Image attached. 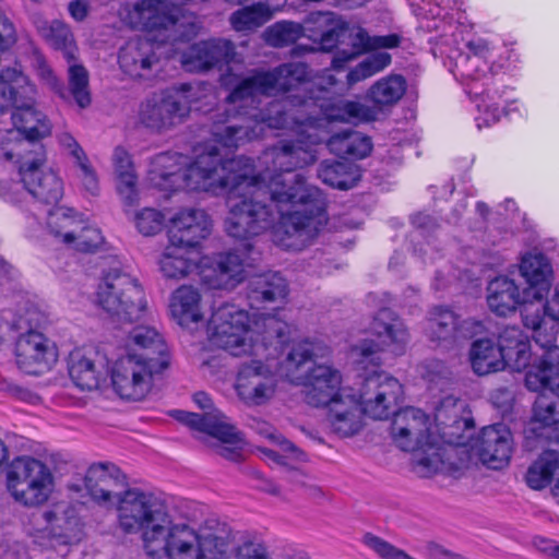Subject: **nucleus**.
Here are the masks:
<instances>
[{"instance_id": "nucleus-41", "label": "nucleus", "mask_w": 559, "mask_h": 559, "mask_svg": "<svg viewBox=\"0 0 559 559\" xmlns=\"http://www.w3.org/2000/svg\"><path fill=\"white\" fill-rule=\"evenodd\" d=\"M557 472H559V452L545 451L528 467L525 480L528 487L539 490L551 483Z\"/></svg>"}, {"instance_id": "nucleus-15", "label": "nucleus", "mask_w": 559, "mask_h": 559, "mask_svg": "<svg viewBox=\"0 0 559 559\" xmlns=\"http://www.w3.org/2000/svg\"><path fill=\"white\" fill-rule=\"evenodd\" d=\"M255 357L241 365L235 384L237 395L248 406H260L269 402L278 383L275 365L267 350Z\"/></svg>"}, {"instance_id": "nucleus-22", "label": "nucleus", "mask_w": 559, "mask_h": 559, "mask_svg": "<svg viewBox=\"0 0 559 559\" xmlns=\"http://www.w3.org/2000/svg\"><path fill=\"white\" fill-rule=\"evenodd\" d=\"M211 218L201 209H186L178 212L168 228V240L187 250L200 245L211 233Z\"/></svg>"}, {"instance_id": "nucleus-47", "label": "nucleus", "mask_w": 559, "mask_h": 559, "mask_svg": "<svg viewBox=\"0 0 559 559\" xmlns=\"http://www.w3.org/2000/svg\"><path fill=\"white\" fill-rule=\"evenodd\" d=\"M391 63V56L385 51H377L364 59L357 67L347 74V83L356 84L367 78L382 71Z\"/></svg>"}, {"instance_id": "nucleus-10", "label": "nucleus", "mask_w": 559, "mask_h": 559, "mask_svg": "<svg viewBox=\"0 0 559 559\" xmlns=\"http://www.w3.org/2000/svg\"><path fill=\"white\" fill-rule=\"evenodd\" d=\"M95 302L119 321H138L145 318L148 311L139 281L118 267L103 273L95 292Z\"/></svg>"}, {"instance_id": "nucleus-39", "label": "nucleus", "mask_w": 559, "mask_h": 559, "mask_svg": "<svg viewBox=\"0 0 559 559\" xmlns=\"http://www.w3.org/2000/svg\"><path fill=\"white\" fill-rule=\"evenodd\" d=\"M459 316L445 307H433L429 312L427 333L432 341L443 343L457 342Z\"/></svg>"}, {"instance_id": "nucleus-55", "label": "nucleus", "mask_w": 559, "mask_h": 559, "mask_svg": "<svg viewBox=\"0 0 559 559\" xmlns=\"http://www.w3.org/2000/svg\"><path fill=\"white\" fill-rule=\"evenodd\" d=\"M485 330L484 323L474 318L457 319V341L467 340L480 334Z\"/></svg>"}, {"instance_id": "nucleus-7", "label": "nucleus", "mask_w": 559, "mask_h": 559, "mask_svg": "<svg viewBox=\"0 0 559 559\" xmlns=\"http://www.w3.org/2000/svg\"><path fill=\"white\" fill-rule=\"evenodd\" d=\"M328 352V347L318 342L300 341L293 345L282 366L283 374L305 388V401L314 407L325 406L345 393L340 391L342 378L337 370L326 365L310 368L316 358L324 357Z\"/></svg>"}, {"instance_id": "nucleus-14", "label": "nucleus", "mask_w": 559, "mask_h": 559, "mask_svg": "<svg viewBox=\"0 0 559 559\" xmlns=\"http://www.w3.org/2000/svg\"><path fill=\"white\" fill-rule=\"evenodd\" d=\"M528 390L539 392L533 418L545 427L559 423V348L549 352L542 365H532L525 374Z\"/></svg>"}, {"instance_id": "nucleus-6", "label": "nucleus", "mask_w": 559, "mask_h": 559, "mask_svg": "<svg viewBox=\"0 0 559 559\" xmlns=\"http://www.w3.org/2000/svg\"><path fill=\"white\" fill-rule=\"evenodd\" d=\"M302 27L309 38L319 41L323 51H331L340 44L350 46V50H338L333 57L332 66L335 70L343 69L348 61L365 50L393 48L400 43V37L395 34L371 37L364 28L350 26L340 15L330 11L309 13Z\"/></svg>"}, {"instance_id": "nucleus-30", "label": "nucleus", "mask_w": 559, "mask_h": 559, "mask_svg": "<svg viewBox=\"0 0 559 559\" xmlns=\"http://www.w3.org/2000/svg\"><path fill=\"white\" fill-rule=\"evenodd\" d=\"M288 294L286 280L278 273L258 275L250 281L248 299L251 307L260 308L265 304L282 302Z\"/></svg>"}, {"instance_id": "nucleus-17", "label": "nucleus", "mask_w": 559, "mask_h": 559, "mask_svg": "<svg viewBox=\"0 0 559 559\" xmlns=\"http://www.w3.org/2000/svg\"><path fill=\"white\" fill-rule=\"evenodd\" d=\"M176 414V418L190 428L216 438L221 442L217 453L222 457L231 462L241 461L243 439L236 428L226 421V416L223 413L215 411L200 415L177 411Z\"/></svg>"}, {"instance_id": "nucleus-35", "label": "nucleus", "mask_w": 559, "mask_h": 559, "mask_svg": "<svg viewBox=\"0 0 559 559\" xmlns=\"http://www.w3.org/2000/svg\"><path fill=\"white\" fill-rule=\"evenodd\" d=\"M328 148L340 157L364 158L372 148L369 136L354 130H343L328 140Z\"/></svg>"}, {"instance_id": "nucleus-32", "label": "nucleus", "mask_w": 559, "mask_h": 559, "mask_svg": "<svg viewBox=\"0 0 559 559\" xmlns=\"http://www.w3.org/2000/svg\"><path fill=\"white\" fill-rule=\"evenodd\" d=\"M201 295L198 289L192 286H180L170 298V312L173 318L181 326H189L203 319L201 311Z\"/></svg>"}, {"instance_id": "nucleus-58", "label": "nucleus", "mask_w": 559, "mask_h": 559, "mask_svg": "<svg viewBox=\"0 0 559 559\" xmlns=\"http://www.w3.org/2000/svg\"><path fill=\"white\" fill-rule=\"evenodd\" d=\"M37 74L38 76L52 90L57 91L59 86V79L55 75L51 68L48 66L46 60L39 56L36 58Z\"/></svg>"}, {"instance_id": "nucleus-42", "label": "nucleus", "mask_w": 559, "mask_h": 559, "mask_svg": "<svg viewBox=\"0 0 559 559\" xmlns=\"http://www.w3.org/2000/svg\"><path fill=\"white\" fill-rule=\"evenodd\" d=\"M82 215L71 207L56 206L48 212L47 227L62 243L71 241L80 227Z\"/></svg>"}, {"instance_id": "nucleus-51", "label": "nucleus", "mask_w": 559, "mask_h": 559, "mask_svg": "<svg viewBox=\"0 0 559 559\" xmlns=\"http://www.w3.org/2000/svg\"><path fill=\"white\" fill-rule=\"evenodd\" d=\"M236 559H272L266 547L260 543L248 542L240 545Z\"/></svg>"}, {"instance_id": "nucleus-33", "label": "nucleus", "mask_w": 559, "mask_h": 559, "mask_svg": "<svg viewBox=\"0 0 559 559\" xmlns=\"http://www.w3.org/2000/svg\"><path fill=\"white\" fill-rule=\"evenodd\" d=\"M469 360L474 372L478 376H486L508 367L503 354L489 338L477 340L472 344Z\"/></svg>"}, {"instance_id": "nucleus-46", "label": "nucleus", "mask_w": 559, "mask_h": 559, "mask_svg": "<svg viewBox=\"0 0 559 559\" xmlns=\"http://www.w3.org/2000/svg\"><path fill=\"white\" fill-rule=\"evenodd\" d=\"M304 35L305 28L302 24L281 21L265 31V40L273 47L282 48L296 43Z\"/></svg>"}, {"instance_id": "nucleus-13", "label": "nucleus", "mask_w": 559, "mask_h": 559, "mask_svg": "<svg viewBox=\"0 0 559 559\" xmlns=\"http://www.w3.org/2000/svg\"><path fill=\"white\" fill-rule=\"evenodd\" d=\"M55 478L40 460L28 455L15 457L7 472V488L13 499L25 507H39L50 497Z\"/></svg>"}, {"instance_id": "nucleus-34", "label": "nucleus", "mask_w": 559, "mask_h": 559, "mask_svg": "<svg viewBox=\"0 0 559 559\" xmlns=\"http://www.w3.org/2000/svg\"><path fill=\"white\" fill-rule=\"evenodd\" d=\"M193 252L177 245L168 243L158 259L159 270L165 277L182 278L200 269Z\"/></svg>"}, {"instance_id": "nucleus-56", "label": "nucleus", "mask_w": 559, "mask_h": 559, "mask_svg": "<svg viewBox=\"0 0 559 559\" xmlns=\"http://www.w3.org/2000/svg\"><path fill=\"white\" fill-rule=\"evenodd\" d=\"M16 41V33L12 22L0 14V52L11 48Z\"/></svg>"}, {"instance_id": "nucleus-31", "label": "nucleus", "mask_w": 559, "mask_h": 559, "mask_svg": "<svg viewBox=\"0 0 559 559\" xmlns=\"http://www.w3.org/2000/svg\"><path fill=\"white\" fill-rule=\"evenodd\" d=\"M68 86H64L59 81L56 93L63 100H73L79 108L85 109L92 103L88 71L82 63L76 61L75 56L73 61L68 62Z\"/></svg>"}, {"instance_id": "nucleus-43", "label": "nucleus", "mask_w": 559, "mask_h": 559, "mask_svg": "<svg viewBox=\"0 0 559 559\" xmlns=\"http://www.w3.org/2000/svg\"><path fill=\"white\" fill-rule=\"evenodd\" d=\"M40 33L50 47L62 52L68 62L73 61L78 47L69 25L55 20L43 26Z\"/></svg>"}, {"instance_id": "nucleus-4", "label": "nucleus", "mask_w": 559, "mask_h": 559, "mask_svg": "<svg viewBox=\"0 0 559 559\" xmlns=\"http://www.w3.org/2000/svg\"><path fill=\"white\" fill-rule=\"evenodd\" d=\"M247 311L234 304L214 308L207 323L211 345L233 356H260L270 347L277 349L289 340L292 326L275 316H265L252 328Z\"/></svg>"}, {"instance_id": "nucleus-21", "label": "nucleus", "mask_w": 559, "mask_h": 559, "mask_svg": "<svg viewBox=\"0 0 559 559\" xmlns=\"http://www.w3.org/2000/svg\"><path fill=\"white\" fill-rule=\"evenodd\" d=\"M199 275L210 288L231 289L245 278V259L237 251L219 253L201 261Z\"/></svg>"}, {"instance_id": "nucleus-23", "label": "nucleus", "mask_w": 559, "mask_h": 559, "mask_svg": "<svg viewBox=\"0 0 559 559\" xmlns=\"http://www.w3.org/2000/svg\"><path fill=\"white\" fill-rule=\"evenodd\" d=\"M85 488L93 500L98 503L117 501L122 493L118 492L126 485V476L112 463H96L88 467L84 477Z\"/></svg>"}, {"instance_id": "nucleus-27", "label": "nucleus", "mask_w": 559, "mask_h": 559, "mask_svg": "<svg viewBox=\"0 0 559 559\" xmlns=\"http://www.w3.org/2000/svg\"><path fill=\"white\" fill-rule=\"evenodd\" d=\"M520 272L528 285L526 289L536 300H542L548 293L552 278V266L547 257L542 252L525 254L520 264Z\"/></svg>"}, {"instance_id": "nucleus-45", "label": "nucleus", "mask_w": 559, "mask_h": 559, "mask_svg": "<svg viewBox=\"0 0 559 559\" xmlns=\"http://www.w3.org/2000/svg\"><path fill=\"white\" fill-rule=\"evenodd\" d=\"M105 238L100 229L94 225L86 223L83 217L80 219V227L74 233L71 241L64 245L81 252H95L103 247Z\"/></svg>"}, {"instance_id": "nucleus-26", "label": "nucleus", "mask_w": 559, "mask_h": 559, "mask_svg": "<svg viewBox=\"0 0 559 559\" xmlns=\"http://www.w3.org/2000/svg\"><path fill=\"white\" fill-rule=\"evenodd\" d=\"M487 304L497 316L506 317L516 310L522 304L536 300L531 292L524 288L522 292L515 282L507 276L492 280L487 288Z\"/></svg>"}, {"instance_id": "nucleus-16", "label": "nucleus", "mask_w": 559, "mask_h": 559, "mask_svg": "<svg viewBox=\"0 0 559 559\" xmlns=\"http://www.w3.org/2000/svg\"><path fill=\"white\" fill-rule=\"evenodd\" d=\"M466 51L453 58V74L464 85L465 91L471 84H478L498 75L503 69L497 48L484 38H474L466 43Z\"/></svg>"}, {"instance_id": "nucleus-62", "label": "nucleus", "mask_w": 559, "mask_h": 559, "mask_svg": "<svg viewBox=\"0 0 559 559\" xmlns=\"http://www.w3.org/2000/svg\"><path fill=\"white\" fill-rule=\"evenodd\" d=\"M426 372L423 373V377L427 379L429 382H435L437 378H440L444 374L445 368L440 361H430L425 366Z\"/></svg>"}, {"instance_id": "nucleus-5", "label": "nucleus", "mask_w": 559, "mask_h": 559, "mask_svg": "<svg viewBox=\"0 0 559 559\" xmlns=\"http://www.w3.org/2000/svg\"><path fill=\"white\" fill-rule=\"evenodd\" d=\"M127 350L112 368V386L121 399L141 401L151 392L155 377L168 368V347L156 329L138 325L129 332Z\"/></svg>"}, {"instance_id": "nucleus-59", "label": "nucleus", "mask_w": 559, "mask_h": 559, "mask_svg": "<svg viewBox=\"0 0 559 559\" xmlns=\"http://www.w3.org/2000/svg\"><path fill=\"white\" fill-rule=\"evenodd\" d=\"M261 433H263L265 438H267L272 442L278 444L284 452L296 454V456L302 454L290 441L285 439L272 427H266L264 430L261 431Z\"/></svg>"}, {"instance_id": "nucleus-12", "label": "nucleus", "mask_w": 559, "mask_h": 559, "mask_svg": "<svg viewBox=\"0 0 559 559\" xmlns=\"http://www.w3.org/2000/svg\"><path fill=\"white\" fill-rule=\"evenodd\" d=\"M223 546V540L216 536H201L185 523L175 524L170 518L157 540L150 543L145 551L150 556L164 554L168 559H204L207 555L214 558L222 555Z\"/></svg>"}, {"instance_id": "nucleus-54", "label": "nucleus", "mask_w": 559, "mask_h": 559, "mask_svg": "<svg viewBox=\"0 0 559 559\" xmlns=\"http://www.w3.org/2000/svg\"><path fill=\"white\" fill-rule=\"evenodd\" d=\"M342 118L356 119L359 121H369L373 119V111L358 102H346L343 104Z\"/></svg>"}, {"instance_id": "nucleus-9", "label": "nucleus", "mask_w": 559, "mask_h": 559, "mask_svg": "<svg viewBox=\"0 0 559 559\" xmlns=\"http://www.w3.org/2000/svg\"><path fill=\"white\" fill-rule=\"evenodd\" d=\"M35 154L23 155L11 160L19 164L20 181L0 180V198L19 204L27 199L41 203H57L63 195V185L51 169H44L46 152L44 146H35Z\"/></svg>"}, {"instance_id": "nucleus-44", "label": "nucleus", "mask_w": 559, "mask_h": 559, "mask_svg": "<svg viewBox=\"0 0 559 559\" xmlns=\"http://www.w3.org/2000/svg\"><path fill=\"white\" fill-rule=\"evenodd\" d=\"M273 16V12L266 3L258 2L235 11L230 15V24L237 32L253 31Z\"/></svg>"}, {"instance_id": "nucleus-49", "label": "nucleus", "mask_w": 559, "mask_h": 559, "mask_svg": "<svg viewBox=\"0 0 559 559\" xmlns=\"http://www.w3.org/2000/svg\"><path fill=\"white\" fill-rule=\"evenodd\" d=\"M164 215L154 209L146 207L135 216L138 230L144 236H152L162 230L164 225Z\"/></svg>"}, {"instance_id": "nucleus-52", "label": "nucleus", "mask_w": 559, "mask_h": 559, "mask_svg": "<svg viewBox=\"0 0 559 559\" xmlns=\"http://www.w3.org/2000/svg\"><path fill=\"white\" fill-rule=\"evenodd\" d=\"M532 337L537 345L546 349L545 354L542 356V358L536 365H542L550 350L559 348V346L555 345L556 333L554 332L552 328L550 330H547L546 325H544L542 326V329L534 332L532 334Z\"/></svg>"}, {"instance_id": "nucleus-25", "label": "nucleus", "mask_w": 559, "mask_h": 559, "mask_svg": "<svg viewBox=\"0 0 559 559\" xmlns=\"http://www.w3.org/2000/svg\"><path fill=\"white\" fill-rule=\"evenodd\" d=\"M481 462L489 468L499 469L506 466L512 453V435L503 424L485 427L477 444Z\"/></svg>"}, {"instance_id": "nucleus-8", "label": "nucleus", "mask_w": 559, "mask_h": 559, "mask_svg": "<svg viewBox=\"0 0 559 559\" xmlns=\"http://www.w3.org/2000/svg\"><path fill=\"white\" fill-rule=\"evenodd\" d=\"M402 395L392 405L394 419L392 423V437L396 445L407 452L415 454V464L418 474L428 477L442 471L444 462L437 449V439L430 432V418L419 408L406 407L399 412L395 406Z\"/></svg>"}, {"instance_id": "nucleus-2", "label": "nucleus", "mask_w": 559, "mask_h": 559, "mask_svg": "<svg viewBox=\"0 0 559 559\" xmlns=\"http://www.w3.org/2000/svg\"><path fill=\"white\" fill-rule=\"evenodd\" d=\"M370 332L376 338H365L352 348L362 378L359 397L342 393L325 404L326 420L341 438L352 437L361 430L364 414L373 419H388L392 405L403 394L399 380L379 370V354L388 350L402 355L405 352L409 337L404 323L393 311L383 308L373 318Z\"/></svg>"}, {"instance_id": "nucleus-40", "label": "nucleus", "mask_w": 559, "mask_h": 559, "mask_svg": "<svg viewBox=\"0 0 559 559\" xmlns=\"http://www.w3.org/2000/svg\"><path fill=\"white\" fill-rule=\"evenodd\" d=\"M406 81L402 75H388L368 91L369 99L379 108L394 106L405 94Z\"/></svg>"}, {"instance_id": "nucleus-20", "label": "nucleus", "mask_w": 559, "mask_h": 559, "mask_svg": "<svg viewBox=\"0 0 559 559\" xmlns=\"http://www.w3.org/2000/svg\"><path fill=\"white\" fill-rule=\"evenodd\" d=\"M15 356L21 370L29 374H41L56 364L58 350L55 343L41 332L31 330L19 335Z\"/></svg>"}, {"instance_id": "nucleus-28", "label": "nucleus", "mask_w": 559, "mask_h": 559, "mask_svg": "<svg viewBox=\"0 0 559 559\" xmlns=\"http://www.w3.org/2000/svg\"><path fill=\"white\" fill-rule=\"evenodd\" d=\"M465 92L476 103L478 110L487 116L483 118V121L487 126L500 119L504 111V104L507 103V98H504L506 90L501 91L500 87L497 86L495 76L478 84H471Z\"/></svg>"}, {"instance_id": "nucleus-11", "label": "nucleus", "mask_w": 559, "mask_h": 559, "mask_svg": "<svg viewBox=\"0 0 559 559\" xmlns=\"http://www.w3.org/2000/svg\"><path fill=\"white\" fill-rule=\"evenodd\" d=\"M117 502L120 528L127 534L141 533L144 549L157 540L169 523L166 504L153 493L132 488L122 492Z\"/></svg>"}, {"instance_id": "nucleus-36", "label": "nucleus", "mask_w": 559, "mask_h": 559, "mask_svg": "<svg viewBox=\"0 0 559 559\" xmlns=\"http://www.w3.org/2000/svg\"><path fill=\"white\" fill-rule=\"evenodd\" d=\"M69 374L74 384L83 391H92L98 389L100 381L104 379L102 367L83 354L75 350L70 355Z\"/></svg>"}, {"instance_id": "nucleus-37", "label": "nucleus", "mask_w": 559, "mask_h": 559, "mask_svg": "<svg viewBox=\"0 0 559 559\" xmlns=\"http://www.w3.org/2000/svg\"><path fill=\"white\" fill-rule=\"evenodd\" d=\"M112 162L117 174V190L127 205L138 200L136 176L130 154L121 146L115 148Z\"/></svg>"}, {"instance_id": "nucleus-1", "label": "nucleus", "mask_w": 559, "mask_h": 559, "mask_svg": "<svg viewBox=\"0 0 559 559\" xmlns=\"http://www.w3.org/2000/svg\"><path fill=\"white\" fill-rule=\"evenodd\" d=\"M228 67L221 76L230 88L228 106L238 115H248L245 123L229 120L215 122L214 141L226 148L263 138L266 130L293 132L296 140H282L266 148L258 158V174L251 175L252 160L245 156L223 158L216 146L194 159L165 152L151 163L148 179L159 190L227 192L228 236L247 240L267 230L280 218L274 242L285 250L300 251L308 247L328 223L323 193L306 185L295 173L316 162L313 146L319 142L311 130L320 117L312 96H306L308 67L304 62L284 63L271 71H254L238 80Z\"/></svg>"}, {"instance_id": "nucleus-38", "label": "nucleus", "mask_w": 559, "mask_h": 559, "mask_svg": "<svg viewBox=\"0 0 559 559\" xmlns=\"http://www.w3.org/2000/svg\"><path fill=\"white\" fill-rule=\"evenodd\" d=\"M318 178L332 188L348 190L359 180V174L353 163L324 160L318 168Z\"/></svg>"}, {"instance_id": "nucleus-60", "label": "nucleus", "mask_w": 559, "mask_h": 559, "mask_svg": "<svg viewBox=\"0 0 559 559\" xmlns=\"http://www.w3.org/2000/svg\"><path fill=\"white\" fill-rule=\"evenodd\" d=\"M413 226L420 231L421 235L430 233L438 227V222L435 217L425 213H417L411 217Z\"/></svg>"}, {"instance_id": "nucleus-57", "label": "nucleus", "mask_w": 559, "mask_h": 559, "mask_svg": "<svg viewBox=\"0 0 559 559\" xmlns=\"http://www.w3.org/2000/svg\"><path fill=\"white\" fill-rule=\"evenodd\" d=\"M59 144L68 151L75 162L84 160L87 156L78 141L69 132H62L58 135Z\"/></svg>"}, {"instance_id": "nucleus-24", "label": "nucleus", "mask_w": 559, "mask_h": 559, "mask_svg": "<svg viewBox=\"0 0 559 559\" xmlns=\"http://www.w3.org/2000/svg\"><path fill=\"white\" fill-rule=\"evenodd\" d=\"M35 521L43 520L45 526L39 528L49 535L62 539L64 544L78 542L82 535V523L75 507L69 502H58L51 509L33 515Z\"/></svg>"}, {"instance_id": "nucleus-50", "label": "nucleus", "mask_w": 559, "mask_h": 559, "mask_svg": "<svg viewBox=\"0 0 559 559\" xmlns=\"http://www.w3.org/2000/svg\"><path fill=\"white\" fill-rule=\"evenodd\" d=\"M533 301L534 300L523 304L524 307L521 314L523 324L534 333L547 324L545 321V314L547 316V313L545 312V305L540 307L534 305Z\"/></svg>"}, {"instance_id": "nucleus-64", "label": "nucleus", "mask_w": 559, "mask_h": 559, "mask_svg": "<svg viewBox=\"0 0 559 559\" xmlns=\"http://www.w3.org/2000/svg\"><path fill=\"white\" fill-rule=\"evenodd\" d=\"M259 451L263 455V459L278 465H287L286 456L278 453L277 451L269 448H260Z\"/></svg>"}, {"instance_id": "nucleus-19", "label": "nucleus", "mask_w": 559, "mask_h": 559, "mask_svg": "<svg viewBox=\"0 0 559 559\" xmlns=\"http://www.w3.org/2000/svg\"><path fill=\"white\" fill-rule=\"evenodd\" d=\"M233 41L224 38H211L191 45L181 53L182 68L191 73H205L212 69H222L234 62H240Z\"/></svg>"}, {"instance_id": "nucleus-18", "label": "nucleus", "mask_w": 559, "mask_h": 559, "mask_svg": "<svg viewBox=\"0 0 559 559\" xmlns=\"http://www.w3.org/2000/svg\"><path fill=\"white\" fill-rule=\"evenodd\" d=\"M189 112L190 106L182 96L162 92L141 104L139 121L152 132L164 133L182 123Z\"/></svg>"}, {"instance_id": "nucleus-61", "label": "nucleus", "mask_w": 559, "mask_h": 559, "mask_svg": "<svg viewBox=\"0 0 559 559\" xmlns=\"http://www.w3.org/2000/svg\"><path fill=\"white\" fill-rule=\"evenodd\" d=\"M69 13L75 21H83L88 13V3L85 0H72L69 3Z\"/></svg>"}, {"instance_id": "nucleus-53", "label": "nucleus", "mask_w": 559, "mask_h": 559, "mask_svg": "<svg viewBox=\"0 0 559 559\" xmlns=\"http://www.w3.org/2000/svg\"><path fill=\"white\" fill-rule=\"evenodd\" d=\"M80 169V178L84 189L91 194H96L98 191V179L95 170L90 165L88 158L76 162Z\"/></svg>"}, {"instance_id": "nucleus-29", "label": "nucleus", "mask_w": 559, "mask_h": 559, "mask_svg": "<svg viewBox=\"0 0 559 559\" xmlns=\"http://www.w3.org/2000/svg\"><path fill=\"white\" fill-rule=\"evenodd\" d=\"M496 346L503 354V358L512 371L520 372L530 366V341L520 328L506 326L500 332Z\"/></svg>"}, {"instance_id": "nucleus-3", "label": "nucleus", "mask_w": 559, "mask_h": 559, "mask_svg": "<svg viewBox=\"0 0 559 559\" xmlns=\"http://www.w3.org/2000/svg\"><path fill=\"white\" fill-rule=\"evenodd\" d=\"M36 87L17 68L0 73V114L11 109L13 129L0 134V160L35 154L38 141L51 132V123L35 107Z\"/></svg>"}, {"instance_id": "nucleus-63", "label": "nucleus", "mask_w": 559, "mask_h": 559, "mask_svg": "<svg viewBox=\"0 0 559 559\" xmlns=\"http://www.w3.org/2000/svg\"><path fill=\"white\" fill-rule=\"evenodd\" d=\"M545 312L552 320L559 322V289L556 288L552 297L545 304Z\"/></svg>"}, {"instance_id": "nucleus-48", "label": "nucleus", "mask_w": 559, "mask_h": 559, "mask_svg": "<svg viewBox=\"0 0 559 559\" xmlns=\"http://www.w3.org/2000/svg\"><path fill=\"white\" fill-rule=\"evenodd\" d=\"M46 322V316L38 307L27 305L20 309L15 319L12 321V329L16 332L25 333L31 330H36Z\"/></svg>"}]
</instances>
